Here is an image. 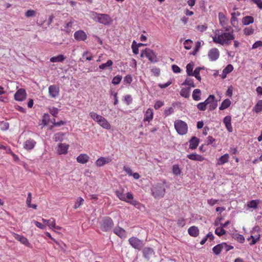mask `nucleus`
<instances>
[{
	"mask_svg": "<svg viewBox=\"0 0 262 262\" xmlns=\"http://www.w3.org/2000/svg\"><path fill=\"white\" fill-rule=\"evenodd\" d=\"M112 159L108 157H100L98 158L96 162V165L98 167H101L103 166L104 165L107 164L111 162Z\"/></svg>",
	"mask_w": 262,
	"mask_h": 262,
	"instance_id": "obj_14",
	"label": "nucleus"
},
{
	"mask_svg": "<svg viewBox=\"0 0 262 262\" xmlns=\"http://www.w3.org/2000/svg\"><path fill=\"white\" fill-rule=\"evenodd\" d=\"M122 76L120 75H117L115 76L112 80V83L115 85L118 84L122 80Z\"/></svg>",
	"mask_w": 262,
	"mask_h": 262,
	"instance_id": "obj_52",
	"label": "nucleus"
},
{
	"mask_svg": "<svg viewBox=\"0 0 262 262\" xmlns=\"http://www.w3.org/2000/svg\"><path fill=\"white\" fill-rule=\"evenodd\" d=\"M219 18L220 20V23L221 25L222 26H224L226 24H227V19L225 16V15L222 12L219 13Z\"/></svg>",
	"mask_w": 262,
	"mask_h": 262,
	"instance_id": "obj_35",
	"label": "nucleus"
},
{
	"mask_svg": "<svg viewBox=\"0 0 262 262\" xmlns=\"http://www.w3.org/2000/svg\"><path fill=\"white\" fill-rule=\"evenodd\" d=\"M229 155L228 154H225L224 155L220 157L217 159V165H222L226 163H227L229 161Z\"/></svg>",
	"mask_w": 262,
	"mask_h": 262,
	"instance_id": "obj_19",
	"label": "nucleus"
},
{
	"mask_svg": "<svg viewBox=\"0 0 262 262\" xmlns=\"http://www.w3.org/2000/svg\"><path fill=\"white\" fill-rule=\"evenodd\" d=\"M235 36L232 32H224L212 37L213 41L222 45H229L234 40Z\"/></svg>",
	"mask_w": 262,
	"mask_h": 262,
	"instance_id": "obj_1",
	"label": "nucleus"
},
{
	"mask_svg": "<svg viewBox=\"0 0 262 262\" xmlns=\"http://www.w3.org/2000/svg\"><path fill=\"white\" fill-rule=\"evenodd\" d=\"M133 81L132 77L130 75H126L124 78V82L126 84H130Z\"/></svg>",
	"mask_w": 262,
	"mask_h": 262,
	"instance_id": "obj_61",
	"label": "nucleus"
},
{
	"mask_svg": "<svg viewBox=\"0 0 262 262\" xmlns=\"http://www.w3.org/2000/svg\"><path fill=\"white\" fill-rule=\"evenodd\" d=\"M26 97V93L24 89H20L18 90L14 95V98L16 101H22Z\"/></svg>",
	"mask_w": 262,
	"mask_h": 262,
	"instance_id": "obj_11",
	"label": "nucleus"
},
{
	"mask_svg": "<svg viewBox=\"0 0 262 262\" xmlns=\"http://www.w3.org/2000/svg\"><path fill=\"white\" fill-rule=\"evenodd\" d=\"M143 253L144 257L148 260L154 254L155 252L152 248L146 247L143 250Z\"/></svg>",
	"mask_w": 262,
	"mask_h": 262,
	"instance_id": "obj_18",
	"label": "nucleus"
},
{
	"mask_svg": "<svg viewBox=\"0 0 262 262\" xmlns=\"http://www.w3.org/2000/svg\"><path fill=\"white\" fill-rule=\"evenodd\" d=\"M189 143V148L191 149H194L199 145V139L196 137H193L190 140Z\"/></svg>",
	"mask_w": 262,
	"mask_h": 262,
	"instance_id": "obj_24",
	"label": "nucleus"
},
{
	"mask_svg": "<svg viewBox=\"0 0 262 262\" xmlns=\"http://www.w3.org/2000/svg\"><path fill=\"white\" fill-rule=\"evenodd\" d=\"M188 232L190 236L197 237L199 234V230L197 227L192 226L189 228Z\"/></svg>",
	"mask_w": 262,
	"mask_h": 262,
	"instance_id": "obj_23",
	"label": "nucleus"
},
{
	"mask_svg": "<svg viewBox=\"0 0 262 262\" xmlns=\"http://www.w3.org/2000/svg\"><path fill=\"white\" fill-rule=\"evenodd\" d=\"M36 14V12L33 10H28L25 14V15L27 17L34 16Z\"/></svg>",
	"mask_w": 262,
	"mask_h": 262,
	"instance_id": "obj_62",
	"label": "nucleus"
},
{
	"mask_svg": "<svg viewBox=\"0 0 262 262\" xmlns=\"http://www.w3.org/2000/svg\"><path fill=\"white\" fill-rule=\"evenodd\" d=\"M222 28L224 29L225 32H232V33L233 34V29L231 26H228L227 24H226L224 26H222Z\"/></svg>",
	"mask_w": 262,
	"mask_h": 262,
	"instance_id": "obj_60",
	"label": "nucleus"
},
{
	"mask_svg": "<svg viewBox=\"0 0 262 262\" xmlns=\"http://www.w3.org/2000/svg\"><path fill=\"white\" fill-rule=\"evenodd\" d=\"M89 159L90 157L88 155L81 154L77 157L76 159L77 162L81 164H85L89 161Z\"/></svg>",
	"mask_w": 262,
	"mask_h": 262,
	"instance_id": "obj_20",
	"label": "nucleus"
},
{
	"mask_svg": "<svg viewBox=\"0 0 262 262\" xmlns=\"http://www.w3.org/2000/svg\"><path fill=\"white\" fill-rule=\"evenodd\" d=\"M233 237L235 239H236L240 243H243L245 241V238L244 236L241 234L236 233L233 234Z\"/></svg>",
	"mask_w": 262,
	"mask_h": 262,
	"instance_id": "obj_43",
	"label": "nucleus"
},
{
	"mask_svg": "<svg viewBox=\"0 0 262 262\" xmlns=\"http://www.w3.org/2000/svg\"><path fill=\"white\" fill-rule=\"evenodd\" d=\"M190 88L189 87L181 89L180 95L184 98H188L190 95Z\"/></svg>",
	"mask_w": 262,
	"mask_h": 262,
	"instance_id": "obj_38",
	"label": "nucleus"
},
{
	"mask_svg": "<svg viewBox=\"0 0 262 262\" xmlns=\"http://www.w3.org/2000/svg\"><path fill=\"white\" fill-rule=\"evenodd\" d=\"M208 56L210 61H215L220 56V52L217 48H212L208 51Z\"/></svg>",
	"mask_w": 262,
	"mask_h": 262,
	"instance_id": "obj_9",
	"label": "nucleus"
},
{
	"mask_svg": "<svg viewBox=\"0 0 262 262\" xmlns=\"http://www.w3.org/2000/svg\"><path fill=\"white\" fill-rule=\"evenodd\" d=\"M174 108L172 107L166 108L164 112V115L165 117L168 116L173 113Z\"/></svg>",
	"mask_w": 262,
	"mask_h": 262,
	"instance_id": "obj_55",
	"label": "nucleus"
},
{
	"mask_svg": "<svg viewBox=\"0 0 262 262\" xmlns=\"http://www.w3.org/2000/svg\"><path fill=\"white\" fill-rule=\"evenodd\" d=\"M42 221L45 224L48 225L51 229H52L53 227H55V220L54 218H51L49 220L42 219Z\"/></svg>",
	"mask_w": 262,
	"mask_h": 262,
	"instance_id": "obj_29",
	"label": "nucleus"
},
{
	"mask_svg": "<svg viewBox=\"0 0 262 262\" xmlns=\"http://www.w3.org/2000/svg\"><path fill=\"white\" fill-rule=\"evenodd\" d=\"M69 145L66 144L60 143L58 145V152L60 155L67 153Z\"/></svg>",
	"mask_w": 262,
	"mask_h": 262,
	"instance_id": "obj_27",
	"label": "nucleus"
},
{
	"mask_svg": "<svg viewBox=\"0 0 262 262\" xmlns=\"http://www.w3.org/2000/svg\"><path fill=\"white\" fill-rule=\"evenodd\" d=\"M215 141V139L213 138L212 136H209L207 137V144H211L213 147H216V145L215 144H213V143Z\"/></svg>",
	"mask_w": 262,
	"mask_h": 262,
	"instance_id": "obj_54",
	"label": "nucleus"
},
{
	"mask_svg": "<svg viewBox=\"0 0 262 262\" xmlns=\"http://www.w3.org/2000/svg\"><path fill=\"white\" fill-rule=\"evenodd\" d=\"M197 108L202 111H204L206 110L207 106L205 105L204 103L200 102L198 103L196 105Z\"/></svg>",
	"mask_w": 262,
	"mask_h": 262,
	"instance_id": "obj_57",
	"label": "nucleus"
},
{
	"mask_svg": "<svg viewBox=\"0 0 262 262\" xmlns=\"http://www.w3.org/2000/svg\"><path fill=\"white\" fill-rule=\"evenodd\" d=\"M226 232V230L221 226L220 227L216 228L215 230V233L219 236L224 235Z\"/></svg>",
	"mask_w": 262,
	"mask_h": 262,
	"instance_id": "obj_45",
	"label": "nucleus"
},
{
	"mask_svg": "<svg viewBox=\"0 0 262 262\" xmlns=\"http://www.w3.org/2000/svg\"><path fill=\"white\" fill-rule=\"evenodd\" d=\"M172 171L176 176H179L182 172L178 164H174L172 166Z\"/></svg>",
	"mask_w": 262,
	"mask_h": 262,
	"instance_id": "obj_41",
	"label": "nucleus"
},
{
	"mask_svg": "<svg viewBox=\"0 0 262 262\" xmlns=\"http://www.w3.org/2000/svg\"><path fill=\"white\" fill-rule=\"evenodd\" d=\"M182 85H188L190 88V87H195V85L194 83L193 79L190 78H186L184 82L182 84Z\"/></svg>",
	"mask_w": 262,
	"mask_h": 262,
	"instance_id": "obj_39",
	"label": "nucleus"
},
{
	"mask_svg": "<svg viewBox=\"0 0 262 262\" xmlns=\"http://www.w3.org/2000/svg\"><path fill=\"white\" fill-rule=\"evenodd\" d=\"M171 69L173 72L175 73H179L181 72L180 68L176 64H173L171 66Z\"/></svg>",
	"mask_w": 262,
	"mask_h": 262,
	"instance_id": "obj_63",
	"label": "nucleus"
},
{
	"mask_svg": "<svg viewBox=\"0 0 262 262\" xmlns=\"http://www.w3.org/2000/svg\"><path fill=\"white\" fill-rule=\"evenodd\" d=\"M49 94L51 98H55L59 95V88L56 85H51L49 87Z\"/></svg>",
	"mask_w": 262,
	"mask_h": 262,
	"instance_id": "obj_10",
	"label": "nucleus"
},
{
	"mask_svg": "<svg viewBox=\"0 0 262 262\" xmlns=\"http://www.w3.org/2000/svg\"><path fill=\"white\" fill-rule=\"evenodd\" d=\"M187 157L191 160L198 161H203L205 159L204 157L202 156L198 155L196 153L188 155Z\"/></svg>",
	"mask_w": 262,
	"mask_h": 262,
	"instance_id": "obj_25",
	"label": "nucleus"
},
{
	"mask_svg": "<svg viewBox=\"0 0 262 262\" xmlns=\"http://www.w3.org/2000/svg\"><path fill=\"white\" fill-rule=\"evenodd\" d=\"M64 134L62 133H58L54 135V139L55 141H61L63 139Z\"/></svg>",
	"mask_w": 262,
	"mask_h": 262,
	"instance_id": "obj_51",
	"label": "nucleus"
},
{
	"mask_svg": "<svg viewBox=\"0 0 262 262\" xmlns=\"http://www.w3.org/2000/svg\"><path fill=\"white\" fill-rule=\"evenodd\" d=\"M258 203V200H253L248 203L247 207L250 208L256 209L257 208Z\"/></svg>",
	"mask_w": 262,
	"mask_h": 262,
	"instance_id": "obj_40",
	"label": "nucleus"
},
{
	"mask_svg": "<svg viewBox=\"0 0 262 262\" xmlns=\"http://www.w3.org/2000/svg\"><path fill=\"white\" fill-rule=\"evenodd\" d=\"M262 111V100H259L254 106V111L259 113Z\"/></svg>",
	"mask_w": 262,
	"mask_h": 262,
	"instance_id": "obj_44",
	"label": "nucleus"
},
{
	"mask_svg": "<svg viewBox=\"0 0 262 262\" xmlns=\"http://www.w3.org/2000/svg\"><path fill=\"white\" fill-rule=\"evenodd\" d=\"M66 58V57L65 56L62 54H59L57 56L51 57L50 60L52 62H62Z\"/></svg>",
	"mask_w": 262,
	"mask_h": 262,
	"instance_id": "obj_28",
	"label": "nucleus"
},
{
	"mask_svg": "<svg viewBox=\"0 0 262 262\" xmlns=\"http://www.w3.org/2000/svg\"><path fill=\"white\" fill-rule=\"evenodd\" d=\"M260 238V234L257 235V238H255L254 236L253 235H251L249 238H248V240H250V239H252V241L250 243V245H255L256 242Z\"/></svg>",
	"mask_w": 262,
	"mask_h": 262,
	"instance_id": "obj_50",
	"label": "nucleus"
},
{
	"mask_svg": "<svg viewBox=\"0 0 262 262\" xmlns=\"http://www.w3.org/2000/svg\"><path fill=\"white\" fill-rule=\"evenodd\" d=\"M93 59V56L91 52L89 51H86L83 52L82 54V57L81 60L84 62L85 60L90 61Z\"/></svg>",
	"mask_w": 262,
	"mask_h": 262,
	"instance_id": "obj_30",
	"label": "nucleus"
},
{
	"mask_svg": "<svg viewBox=\"0 0 262 262\" xmlns=\"http://www.w3.org/2000/svg\"><path fill=\"white\" fill-rule=\"evenodd\" d=\"M223 250H224V247H223L222 243L216 245L212 248V251L215 255H219Z\"/></svg>",
	"mask_w": 262,
	"mask_h": 262,
	"instance_id": "obj_32",
	"label": "nucleus"
},
{
	"mask_svg": "<svg viewBox=\"0 0 262 262\" xmlns=\"http://www.w3.org/2000/svg\"><path fill=\"white\" fill-rule=\"evenodd\" d=\"M192 41L190 39L185 40L183 43L184 48L186 50H190L192 47Z\"/></svg>",
	"mask_w": 262,
	"mask_h": 262,
	"instance_id": "obj_46",
	"label": "nucleus"
},
{
	"mask_svg": "<svg viewBox=\"0 0 262 262\" xmlns=\"http://www.w3.org/2000/svg\"><path fill=\"white\" fill-rule=\"evenodd\" d=\"M174 126L177 133L181 135H185L188 131V126L186 122L181 120H177L174 123Z\"/></svg>",
	"mask_w": 262,
	"mask_h": 262,
	"instance_id": "obj_5",
	"label": "nucleus"
},
{
	"mask_svg": "<svg viewBox=\"0 0 262 262\" xmlns=\"http://www.w3.org/2000/svg\"><path fill=\"white\" fill-rule=\"evenodd\" d=\"M113 232L121 238H124L126 236L125 230L119 226L115 227L113 229Z\"/></svg>",
	"mask_w": 262,
	"mask_h": 262,
	"instance_id": "obj_15",
	"label": "nucleus"
},
{
	"mask_svg": "<svg viewBox=\"0 0 262 262\" xmlns=\"http://www.w3.org/2000/svg\"><path fill=\"white\" fill-rule=\"evenodd\" d=\"M231 101L229 99H225L219 107L220 110H224L227 108L231 104Z\"/></svg>",
	"mask_w": 262,
	"mask_h": 262,
	"instance_id": "obj_37",
	"label": "nucleus"
},
{
	"mask_svg": "<svg viewBox=\"0 0 262 262\" xmlns=\"http://www.w3.org/2000/svg\"><path fill=\"white\" fill-rule=\"evenodd\" d=\"M164 103L163 101H162L160 100H158L155 102V103L154 104V108L156 110H158L160 107L163 106L164 105Z\"/></svg>",
	"mask_w": 262,
	"mask_h": 262,
	"instance_id": "obj_56",
	"label": "nucleus"
},
{
	"mask_svg": "<svg viewBox=\"0 0 262 262\" xmlns=\"http://www.w3.org/2000/svg\"><path fill=\"white\" fill-rule=\"evenodd\" d=\"M217 106V101L215 99V96L213 95V98L210 99L208 104V110L210 111L215 110Z\"/></svg>",
	"mask_w": 262,
	"mask_h": 262,
	"instance_id": "obj_26",
	"label": "nucleus"
},
{
	"mask_svg": "<svg viewBox=\"0 0 262 262\" xmlns=\"http://www.w3.org/2000/svg\"><path fill=\"white\" fill-rule=\"evenodd\" d=\"M261 47H262V41L258 40L253 44L252 48L255 49Z\"/></svg>",
	"mask_w": 262,
	"mask_h": 262,
	"instance_id": "obj_64",
	"label": "nucleus"
},
{
	"mask_svg": "<svg viewBox=\"0 0 262 262\" xmlns=\"http://www.w3.org/2000/svg\"><path fill=\"white\" fill-rule=\"evenodd\" d=\"M74 36L77 41H84L87 38L86 33L82 30H78L74 33Z\"/></svg>",
	"mask_w": 262,
	"mask_h": 262,
	"instance_id": "obj_12",
	"label": "nucleus"
},
{
	"mask_svg": "<svg viewBox=\"0 0 262 262\" xmlns=\"http://www.w3.org/2000/svg\"><path fill=\"white\" fill-rule=\"evenodd\" d=\"M201 91L200 89H196L194 90L192 93V97L194 100L199 101L201 100Z\"/></svg>",
	"mask_w": 262,
	"mask_h": 262,
	"instance_id": "obj_34",
	"label": "nucleus"
},
{
	"mask_svg": "<svg viewBox=\"0 0 262 262\" xmlns=\"http://www.w3.org/2000/svg\"><path fill=\"white\" fill-rule=\"evenodd\" d=\"M233 70V67L232 64H228L225 69H224V71L227 74L231 73Z\"/></svg>",
	"mask_w": 262,
	"mask_h": 262,
	"instance_id": "obj_59",
	"label": "nucleus"
},
{
	"mask_svg": "<svg viewBox=\"0 0 262 262\" xmlns=\"http://www.w3.org/2000/svg\"><path fill=\"white\" fill-rule=\"evenodd\" d=\"M144 56H145L151 62H156L157 61V58L156 53L152 50L149 48H146L145 50L142 51L141 54V57H142Z\"/></svg>",
	"mask_w": 262,
	"mask_h": 262,
	"instance_id": "obj_7",
	"label": "nucleus"
},
{
	"mask_svg": "<svg viewBox=\"0 0 262 262\" xmlns=\"http://www.w3.org/2000/svg\"><path fill=\"white\" fill-rule=\"evenodd\" d=\"M95 20L104 25H109L113 21L109 15L97 13H95Z\"/></svg>",
	"mask_w": 262,
	"mask_h": 262,
	"instance_id": "obj_6",
	"label": "nucleus"
},
{
	"mask_svg": "<svg viewBox=\"0 0 262 262\" xmlns=\"http://www.w3.org/2000/svg\"><path fill=\"white\" fill-rule=\"evenodd\" d=\"M151 194L156 199H160L164 196L165 193V183H159L152 186Z\"/></svg>",
	"mask_w": 262,
	"mask_h": 262,
	"instance_id": "obj_3",
	"label": "nucleus"
},
{
	"mask_svg": "<svg viewBox=\"0 0 262 262\" xmlns=\"http://www.w3.org/2000/svg\"><path fill=\"white\" fill-rule=\"evenodd\" d=\"M84 200L82 198H78L74 204V208L75 209L79 208L81 206V205L82 204Z\"/></svg>",
	"mask_w": 262,
	"mask_h": 262,
	"instance_id": "obj_53",
	"label": "nucleus"
},
{
	"mask_svg": "<svg viewBox=\"0 0 262 262\" xmlns=\"http://www.w3.org/2000/svg\"><path fill=\"white\" fill-rule=\"evenodd\" d=\"M58 112L59 110L56 107H54L50 109V114L55 117H57Z\"/></svg>",
	"mask_w": 262,
	"mask_h": 262,
	"instance_id": "obj_58",
	"label": "nucleus"
},
{
	"mask_svg": "<svg viewBox=\"0 0 262 262\" xmlns=\"http://www.w3.org/2000/svg\"><path fill=\"white\" fill-rule=\"evenodd\" d=\"M36 144V141L31 138L27 140L24 143V148L27 150H31L34 148Z\"/></svg>",
	"mask_w": 262,
	"mask_h": 262,
	"instance_id": "obj_13",
	"label": "nucleus"
},
{
	"mask_svg": "<svg viewBox=\"0 0 262 262\" xmlns=\"http://www.w3.org/2000/svg\"><path fill=\"white\" fill-rule=\"evenodd\" d=\"M98 124L104 129H110L111 128V126L110 123L103 117H102Z\"/></svg>",
	"mask_w": 262,
	"mask_h": 262,
	"instance_id": "obj_22",
	"label": "nucleus"
},
{
	"mask_svg": "<svg viewBox=\"0 0 262 262\" xmlns=\"http://www.w3.org/2000/svg\"><path fill=\"white\" fill-rule=\"evenodd\" d=\"M115 193L120 200L128 203L134 206H137L139 204L138 201L133 200V195L129 192H128L125 195L122 191L116 190Z\"/></svg>",
	"mask_w": 262,
	"mask_h": 262,
	"instance_id": "obj_2",
	"label": "nucleus"
},
{
	"mask_svg": "<svg viewBox=\"0 0 262 262\" xmlns=\"http://www.w3.org/2000/svg\"><path fill=\"white\" fill-rule=\"evenodd\" d=\"M231 122V117L230 116H226L223 119V123L225 124L227 130L230 133L233 131V128Z\"/></svg>",
	"mask_w": 262,
	"mask_h": 262,
	"instance_id": "obj_16",
	"label": "nucleus"
},
{
	"mask_svg": "<svg viewBox=\"0 0 262 262\" xmlns=\"http://www.w3.org/2000/svg\"><path fill=\"white\" fill-rule=\"evenodd\" d=\"M194 63H189L186 66V72L188 76L192 75V71L193 69Z\"/></svg>",
	"mask_w": 262,
	"mask_h": 262,
	"instance_id": "obj_42",
	"label": "nucleus"
},
{
	"mask_svg": "<svg viewBox=\"0 0 262 262\" xmlns=\"http://www.w3.org/2000/svg\"><path fill=\"white\" fill-rule=\"evenodd\" d=\"M100 228L104 232H108L112 230L114 224L113 220L109 216L104 217L100 222Z\"/></svg>",
	"mask_w": 262,
	"mask_h": 262,
	"instance_id": "obj_4",
	"label": "nucleus"
},
{
	"mask_svg": "<svg viewBox=\"0 0 262 262\" xmlns=\"http://www.w3.org/2000/svg\"><path fill=\"white\" fill-rule=\"evenodd\" d=\"M254 29L251 27H246L244 30V34L246 35H250L254 33Z\"/></svg>",
	"mask_w": 262,
	"mask_h": 262,
	"instance_id": "obj_47",
	"label": "nucleus"
},
{
	"mask_svg": "<svg viewBox=\"0 0 262 262\" xmlns=\"http://www.w3.org/2000/svg\"><path fill=\"white\" fill-rule=\"evenodd\" d=\"M89 115L91 117V118L97 123H98V122L100 121V119L102 117V116L98 115L96 113H95L94 112H90Z\"/></svg>",
	"mask_w": 262,
	"mask_h": 262,
	"instance_id": "obj_36",
	"label": "nucleus"
},
{
	"mask_svg": "<svg viewBox=\"0 0 262 262\" xmlns=\"http://www.w3.org/2000/svg\"><path fill=\"white\" fill-rule=\"evenodd\" d=\"M242 22L244 25H248L254 22V18L251 16H246L243 18Z\"/></svg>",
	"mask_w": 262,
	"mask_h": 262,
	"instance_id": "obj_33",
	"label": "nucleus"
},
{
	"mask_svg": "<svg viewBox=\"0 0 262 262\" xmlns=\"http://www.w3.org/2000/svg\"><path fill=\"white\" fill-rule=\"evenodd\" d=\"M74 20L71 19L69 22L66 23L64 25V31L67 33H69L70 30H69V28H71L73 25Z\"/></svg>",
	"mask_w": 262,
	"mask_h": 262,
	"instance_id": "obj_49",
	"label": "nucleus"
},
{
	"mask_svg": "<svg viewBox=\"0 0 262 262\" xmlns=\"http://www.w3.org/2000/svg\"><path fill=\"white\" fill-rule=\"evenodd\" d=\"M14 237L16 239L19 241L21 244H24V245L28 247H31V244L29 242L28 239L24 237L23 235H19L17 234H15L14 235Z\"/></svg>",
	"mask_w": 262,
	"mask_h": 262,
	"instance_id": "obj_17",
	"label": "nucleus"
},
{
	"mask_svg": "<svg viewBox=\"0 0 262 262\" xmlns=\"http://www.w3.org/2000/svg\"><path fill=\"white\" fill-rule=\"evenodd\" d=\"M153 115L154 113L152 109L150 108H148L144 115L143 121L148 122L150 121L153 119Z\"/></svg>",
	"mask_w": 262,
	"mask_h": 262,
	"instance_id": "obj_21",
	"label": "nucleus"
},
{
	"mask_svg": "<svg viewBox=\"0 0 262 262\" xmlns=\"http://www.w3.org/2000/svg\"><path fill=\"white\" fill-rule=\"evenodd\" d=\"M201 47V42L199 41H198L196 42L195 47L192 52L190 53V55H195L197 53V52L199 51L200 48Z\"/></svg>",
	"mask_w": 262,
	"mask_h": 262,
	"instance_id": "obj_48",
	"label": "nucleus"
},
{
	"mask_svg": "<svg viewBox=\"0 0 262 262\" xmlns=\"http://www.w3.org/2000/svg\"><path fill=\"white\" fill-rule=\"evenodd\" d=\"M113 64V62L112 60H108L106 63H102L99 66V68L100 70H105L107 68H108L110 70H112V66Z\"/></svg>",
	"mask_w": 262,
	"mask_h": 262,
	"instance_id": "obj_31",
	"label": "nucleus"
},
{
	"mask_svg": "<svg viewBox=\"0 0 262 262\" xmlns=\"http://www.w3.org/2000/svg\"><path fill=\"white\" fill-rule=\"evenodd\" d=\"M128 242L131 246L135 249L140 250L144 246L142 240L136 237L133 236L128 239Z\"/></svg>",
	"mask_w": 262,
	"mask_h": 262,
	"instance_id": "obj_8",
	"label": "nucleus"
}]
</instances>
